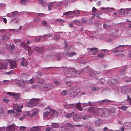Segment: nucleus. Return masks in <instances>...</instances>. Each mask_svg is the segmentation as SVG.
Returning <instances> with one entry per match:
<instances>
[{
  "label": "nucleus",
  "mask_w": 131,
  "mask_h": 131,
  "mask_svg": "<svg viewBox=\"0 0 131 131\" xmlns=\"http://www.w3.org/2000/svg\"><path fill=\"white\" fill-rule=\"evenodd\" d=\"M44 87L47 88L48 90H50L52 89L53 86L52 84L50 83L45 84L44 86Z\"/></svg>",
  "instance_id": "5701e85b"
},
{
  "label": "nucleus",
  "mask_w": 131,
  "mask_h": 131,
  "mask_svg": "<svg viewBox=\"0 0 131 131\" xmlns=\"http://www.w3.org/2000/svg\"><path fill=\"white\" fill-rule=\"evenodd\" d=\"M22 45L23 46V48L25 49L28 52V54L29 55V53H31L32 51L31 50V48L25 45L24 43H22Z\"/></svg>",
  "instance_id": "dca6fc26"
},
{
  "label": "nucleus",
  "mask_w": 131,
  "mask_h": 131,
  "mask_svg": "<svg viewBox=\"0 0 131 131\" xmlns=\"http://www.w3.org/2000/svg\"><path fill=\"white\" fill-rule=\"evenodd\" d=\"M100 104H109V100L107 99L103 100L101 101H99L97 102Z\"/></svg>",
  "instance_id": "2eb2a0df"
},
{
  "label": "nucleus",
  "mask_w": 131,
  "mask_h": 131,
  "mask_svg": "<svg viewBox=\"0 0 131 131\" xmlns=\"http://www.w3.org/2000/svg\"><path fill=\"white\" fill-rule=\"evenodd\" d=\"M67 125L68 126L71 128H73L75 126L74 125H73L69 123H67Z\"/></svg>",
  "instance_id": "ea45409f"
},
{
  "label": "nucleus",
  "mask_w": 131,
  "mask_h": 131,
  "mask_svg": "<svg viewBox=\"0 0 131 131\" xmlns=\"http://www.w3.org/2000/svg\"><path fill=\"white\" fill-rule=\"evenodd\" d=\"M51 112L52 113L51 114V116L54 117H57L58 116V112L53 110H52V109L51 110Z\"/></svg>",
  "instance_id": "412c9836"
},
{
  "label": "nucleus",
  "mask_w": 131,
  "mask_h": 131,
  "mask_svg": "<svg viewBox=\"0 0 131 131\" xmlns=\"http://www.w3.org/2000/svg\"><path fill=\"white\" fill-rule=\"evenodd\" d=\"M80 116L77 114L74 115L73 116V120L75 122H78L80 119Z\"/></svg>",
  "instance_id": "6ab92c4d"
},
{
  "label": "nucleus",
  "mask_w": 131,
  "mask_h": 131,
  "mask_svg": "<svg viewBox=\"0 0 131 131\" xmlns=\"http://www.w3.org/2000/svg\"><path fill=\"white\" fill-rule=\"evenodd\" d=\"M14 40L15 42L17 45L19 44L18 43H19L20 41V39H14Z\"/></svg>",
  "instance_id": "49530a36"
},
{
  "label": "nucleus",
  "mask_w": 131,
  "mask_h": 131,
  "mask_svg": "<svg viewBox=\"0 0 131 131\" xmlns=\"http://www.w3.org/2000/svg\"><path fill=\"white\" fill-rule=\"evenodd\" d=\"M77 54V53L75 52H73L71 53H69L68 54V56L69 57H72L74 55Z\"/></svg>",
  "instance_id": "37998d69"
},
{
  "label": "nucleus",
  "mask_w": 131,
  "mask_h": 131,
  "mask_svg": "<svg viewBox=\"0 0 131 131\" xmlns=\"http://www.w3.org/2000/svg\"><path fill=\"white\" fill-rule=\"evenodd\" d=\"M41 21L40 19L38 18H35L34 19V22L39 23Z\"/></svg>",
  "instance_id": "c9c22d12"
},
{
  "label": "nucleus",
  "mask_w": 131,
  "mask_h": 131,
  "mask_svg": "<svg viewBox=\"0 0 131 131\" xmlns=\"http://www.w3.org/2000/svg\"><path fill=\"white\" fill-rule=\"evenodd\" d=\"M97 72L95 71H92L89 74V75L90 76H92L93 75H96V76H97L96 74Z\"/></svg>",
  "instance_id": "7c9ffc66"
},
{
  "label": "nucleus",
  "mask_w": 131,
  "mask_h": 131,
  "mask_svg": "<svg viewBox=\"0 0 131 131\" xmlns=\"http://www.w3.org/2000/svg\"><path fill=\"white\" fill-rule=\"evenodd\" d=\"M92 69L89 67H85L82 69L80 71L75 70L73 68H70L68 69L65 72L66 76L68 77H75L77 74L80 75L83 72L88 73L91 71Z\"/></svg>",
  "instance_id": "f257e3e1"
},
{
  "label": "nucleus",
  "mask_w": 131,
  "mask_h": 131,
  "mask_svg": "<svg viewBox=\"0 0 131 131\" xmlns=\"http://www.w3.org/2000/svg\"><path fill=\"white\" fill-rule=\"evenodd\" d=\"M128 51L129 57L131 58V50H128Z\"/></svg>",
  "instance_id": "0e129e2a"
},
{
  "label": "nucleus",
  "mask_w": 131,
  "mask_h": 131,
  "mask_svg": "<svg viewBox=\"0 0 131 131\" xmlns=\"http://www.w3.org/2000/svg\"><path fill=\"white\" fill-rule=\"evenodd\" d=\"M95 112V116H106V113H108L106 109L103 108H98L96 107V108Z\"/></svg>",
  "instance_id": "f03ea898"
},
{
  "label": "nucleus",
  "mask_w": 131,
  "mask_h": 131,
  "mask_svg": "<svg viewBox=\"0 0 131 131\" xmlns=\"http://www.w3.org/2000/svg\"><path fill=\"white\" fill-rule=\"evenodd\" d=\"M2 20L5 23H7V20L5 18H2Z\"/></svg>",
  "instance_id": "680f3d73"
},
{
  "label": "nucleus",
  "mask_w": 131,
  "mask_h": 131,
  "mask_svg": "<svg viewBox=\"0 0 131 131\" xmlns=\"http://www.w3.org/2000/svg\"><path fill=\"white\" fill-rule=\"evenodd\" d=\"M26 115L30 117H32V116L30 115V112H27L26 113Z\"/></svg>",
  "instance_id": "e2e57ef3"
},
{
  "label": "nucleus",
  "mask_w": 131,
  "mask_h": 131,
  "mask_svg": "<svg viewBox=\"0 0 131 131\" xmlns=\"http://www.w3.org/2000/svg\"><path fill=\"white\" fill-rule=\"evenodd\" d=\"M128 45H119L118 47H117L115 48V50L113 51V53H115V52H123L124 51V50L123 48H121L122 47H125Z\"/></svg>",
  "instance_id": "423d86ee"
},
{
  "label": "nucleus",
  "mask_w": 131,
  "mask_h": 131,
  "mask_svg": "<svg viewBox=\"0 0 131 131\" xmlns=\"http://www.w3.org/2000/svg\"><path fill=\"white\" fill-rule=\"evenodd\" d=\"M98 56L100 58H102L104 57V54L103 53H101L98 55Z\"/></svg>",
  "instance_id": "de8ad7c7"
},
{
  "label": "nucleus",
  "mask_w": 131,
  "mask_h": 131,
  "mask_svg": "<svg viewBox=\"0 0 131 131\" xmlns=\"http://www.w3.org/2000/svg\"><path fill=\"white\" fill-rule=\"evenodd\" d=\"M6 62H8L10 64V68L14 69L17 68V64L15 61H12L10 59H8L6 60Z\"/></svg>",
  "instance_id": "39448f33"
},
{
  "label": "nucleus",
  "mask_w": 131,
  "mask_h": 131,
  "mask_svg": "<svg viewBox=\"0 0 131 131\" xmlns=\"http://www.w3.org/2000/svg\"><path fill=\"white\" fill-rule=\"evenodd\" d=\"M128 107L126 106H122L120 107L121 109L124 111H125L127 108Z\"/></svg>",
  "instance_id": "4c0bfd02"
},
{
  "label": "nucleus",
  "mask_w": 131,
  "mask_h": 131,
  "mask_svg": "<svg viewBox=\"0 0 131 131\" xmlns=\"http://www.w3.org/2000/svg\"><path fill=\"white\" fill-rule=\"evenodd\" d=\"M115 55L116 56L119 57L124 56L125 54L123 52H115Z\"/></svg>",
  "instance_id": "a878e982"
},
{
  "label": "nucleus",
  "mask_w": 131,
  "mask_h": 131,
  "mask_svg": "<svg viewBox=\"0 0 131 131\" xmlns=\"http://www.w3.org/2000/svg\"><path fill=\"white\" fill-rule=\"evenodd\" d=\"M3 39H4L7 40L9 39V37L7 35H5L3 37Z\"/></svg>",
  "instance_id": "a18cd8bd"
},
{
  "label": "nucleus",
  "mask_w": 131,
  "mask_h": 131,
  "mask_svg": "<svg viewBox=\"0 0 131 131\" xmlns=\"http://www.w3.org/2000/svg\"><path fill=\"white\" fill-rule=\"evenodd\" d=\"M92 117V116L91 115H86L82 117V119L84 120L90 118Z\"/></svg>",
  "instance_id": "393cba45"
},
{
  "label": "nucleus",
  "mask_w": 131,
  "mask_h": 131,
  "mask_svg": "<svg viewBox=\"0 0 131 131\" xmlns=\"http://www.w3.org/2000/svg\"><path fill=\"white\" fill-rule=\"evenodd\" d=\"M103 14V13H96L95 15V16L99 19H100L101 17L100 16V15H102Z\"/></svg>",
  "instance_id": "72a5a7b5"
},
{
  "label": "nucleus",
  "mask_w": 131,
  "mask_h": 131,
  "mask_svg": "<svg viewBox=\"0 0 131 131\" xmlns=\"http://www.w3.org/2000/svg\"><path fill=\"white\" fill-rule=\"evenodd\" d=\"M51 126L52 127L55 128H58L59 126V125L56 123H52Z\"/></svg>",
  "instance_id": "cd10ccee"
},
{
  "label": "nucleus",
  "mask_w": 131,
  "mask_h": 131,
  "mask_svg": "<svg viewBox=\"0 0 131 131\" xmlns=\"http://www.w3.org/2000/svg\"><path fill=\"white\" fill-rule=\"evenodd\" d=\"M73 22L74 23H75L78 25H81V23L77 20H74L73 21Z\"/></svg>",
  "instance_id": "58836bf2"
},
{
  "label": "nucleus",
  "mask_w": 131,
  "mask_h": 131,
  "mask_svg": "<svg viewBox=\"0 0 131 131\" xmlns=\"http://www.w3.org/2000/svg\"><path fill=\"white\" fill-rule=\"evenodd\" d=\"M127 68L126 67H124L123 68L120 70L119 72V73L120 75H123L125 74V71L126 69Z\"/></svg>",
  "instance_id": "aec40b11"
},
{
  "label": "nucleus",
  "mask_w": 131,
  "mask_h": 131,
  "mask_svg": "<svg viewBox=\"0 0 131 131\" xmlns=\"http://www.w3.org/2000/svg\"><path fill=\"white\" fill-rule=\"evenodd\" d=\"M50 35L49 34H46L44 35L43 36V37H50Z\"/></svg>",
  "instance_id": "052dcab7"
},
{
  "label": "nucleus",
  "mask_w": 131,
  "mask_h": 131,
  "mask_svg": "<svg viewBox=\"0 0 131 131\" xmlns=\"http://www.w3.org/2000/svg\"><path fill=\"white\" fill-rule=\"evenodd\" d=\"M56 21L60 22V23L59 24V25L60 26H62L63 25V24L62 23V21H63V20H61V19H58V20H56Z\"/></svg>",
  "instance_id": "c03bdc74"
},
{
  "label": "nucleus",
  "mask_w": 131,
  "mask_h": 131,
  "mask_svg": "<svg viewBox=\"0 0 131 131\" xmlns=\"http://www.w3.org/2000/svg\"><path fill=\"white\" fill-rule=\"evenodd\" d=\"M96 107H91L88 108V112L90 113H92L95 116Z\"/></svg>",
  "instance_id": "4468645a"
},
{
  "label": "nucleus",
  "mask_w": 131,
  "mask_h": 131,
  "mask_svg": "<svg viewBox=\"0 0 131 131\" xmlns=\"http://www.w3.org/2000/svg\"><path fill=\"white\" fill-rule=\"evenodd\" d=\"M103 26L105 29H107L108 27H111L110 25H107L105 24H104L103 25Z\"/></svg>",
  "instance_id": "79ce46f5"
},
{
  "label": "nucleus",
  "mask_w": 131,
  "mask_h": 131,
  "mask_svg": "<svg viewBox=\"0 0 131 131\" xmlns=\"http://www.w3.org/2000/svg\"><path fill=\"white\" fill-rule=\"evenodd\" d=\"M27 0H21L20 1L21 4L23 5H25L26 4Z\"/></svg>",
  "instance_id": "e433bc0d"
},
{
  "label": "nucleus",
  "mask_w": 131,
  "mask_h": 131,
  "mask_svg": "<svg viewBox=\"0 0 131 131\" xmlns=\"http://www.w3.org/2000/svg\"><path fill=\"white\" fill-rule=\"evenodd\" d=\"M116 110L115 108H113L111 109V111L112 113H115Z\"/></svg>",
  "instance_id": "8fccbe9b"
},
{
  "label": "nucleus",
  "mask_w": 131,
  "mask_h": 131,
  "mask_svg": "<svg viewBox=\"0 0 131 131\" xmlns=\"http://www.w3.org/2000/svg\"><path fill=\"white\" fill-rule=\"evenodd\" d=\"M66 84L67 85H68V86H71L72 85V83L71 82L68 81V82L66 83Z\"/></svg>",
  "instance_id": "6e6d98bb"
},
{
  "label": "nucleus",
  "mask_w": 131,
  "mask_h": 131,
  "mask_svg": "<svg viewBox=\"0 0 131 131\" xmlns=\"http://www.w3.org/2000/svg\"><path fill=\"white\" fill-rule=\"evenodd\" d=\"M76 106L79 110L81 111H82V108L81 107L80 104L78 103L77 104Z\"/></svg>",
  "instance_id": "f704fd0d"
},
{
  "label": "nucleus",
  "mask_w": 131,
  "mask_h": 131,
  "mask_svg": "<svg viewBox=\"0 0 131 131\" xmlns=\"http://www.w3.org/2000/svg\"><path fill=\"white\" fill-rule=\"evenodd\" d=\"M26 127L24 126H21L20 127V129L21 130H25L26 129Z\"/></svg>",
  "instance_id": "4d7b16f0"
},
{
  "label": "nucleus",
  "mask_w": 131,
  "mask_h": 131,
  "mask_svg": "<svg viewBox=\"0 0 131 131\" xmlns=\"http://www.w3.org/2000/svg\"><path fill=\"white\" fill-rule=\"evenodd\" d=\"M43 127V126H33L30 128V131H42L41 129Z\"/></svg>",
  "instance_id": "1a4fd4ad"
},
{
  "label": "nucleus",
  "mask_w": 131,
  "mask_h": 131,
  "mask_svg": "<svg viewBox=\"0 0 131 131\" xmlns=\"http://www.w3.org/2000/svg\"><path fill=\"white\" fill-rule=\"evenodd\" d=\"M18 12L17 11V12H13L12 13V14L14 15V16L16 15H18Z\"/></svg>",
  "instance_id": "13d9d810"
},
{
  "label": "nucleus",
  "mask_w": 131,
  "mask_h": 131,
  "mask_svg": "<svg viewBox=\"0 0 131 131\" xmlns=\"http://www.w3.org/2000/svg\"><path fill=\"white\" fill-rule=\"evenodd\" d=\"M122 90L123 93L127 94L130 92V89L128 86L125 85L122 88Z\"/></svg>",
  "instance_id": "9d476101"
},
{
  "label": "nucleus",
  "mask_w": 131,
  "mask_h": 131,
  "mask_svg": "<svg viewBox=\"0 0 131 131\" xmlns=\"http://www.w3.org/2000/svg\"><path fill=\"white\" fill-rule=\"evenodd\" d=\"M97 11V9L94 7H93L92 9V11L93 12H96Z\"/></svg>",
  "instance_id": "69168bd1"
},
{
  "label": "nucleus",
  "mask_w": 131,
  "mask_h": 131,
  "mask_svg": "<svg viewBox=\"0 0 131 131\" xmlns=\"http://www.w3.org/2000/svg\"><path fill=\"white\" fill-rule=\"evenodd\" d=\"M74 112H72L70 114L68 113L66 115V117L67 118H70L74 115Z\"/></svg>",
  "instance_id": "c756f323"
},
{
  "label": "nucleus",
  "mask_w": 131,
  "mask_h": 131,
  "mask_svg": "<svg viewBox=\"0 0 131 131\" xmlns=\"http://www.w3.org/2000/svg\"><path fill=\"white\" fill-rule=\"evenodd\" d=\"M57 60H60L61 58V56L60 54H58L57 55Z\"/></svg>",
  "instance_id": "603ef678"
},
{
  "label": "nucleus",
  "mask_w": 131,
  "mask_h": 131,
  "mask_svg": "<svg viewBox=\"0 0 131 131\" xmlns=\"http://www.w3.org/2000/svg\"><path fill=\"white\" fill-rule=\"evenodd\" d=\"M125 9L121 8L119 10V14L121 15H123L125 13Z\"/></svg>",
  "instance_id": "c85d7f7f"
},
{
  "label": "nucleus",
  "mask_w": 131,
  "mask_h": 131,
  "mask_svg": "<svg viewBox=\"0 0 131 131\" xmlns=\"http://www.w3.org/2000/svg\"><path fill=\"white\" fill-rule=\"evenodd\" d=\"M2 101L5 103H7L9 101V100L7 99L4 98L3 99Z\"/></svg>",
  "instance_id": "09e8293b"
},
{
  "label": "nucleus",
  "mask_w": 131,
  "mask_h": 131,
  "mask_svg": "<svg viewBox=\"0 0 131 131\" xmlns=\"http://www.w3.org/2000/svg\"><path fill=\"white\" fill-rule=\"evenodd\" d=\"M81 22L83 24H85L87 22L86 19L84 17H83L81 19Z\"/></svg>",
  "instance_id": "2f4dec72"
},
{
  "label": "nucleus",
  "mask_w": 131,
  "mask_h": 131,
  "mask_svg": "<svg viewBox=\"0 0 131 131\" xmlns=\"http://www.w3.org/2000/svg\"><path fill=\"white\" fill-rule=\"evenodd\" d=\"M38 111H37L35 112H34L32 114V116H35L36 115L38 114Z\"/></svg>",
  "instance_id": "3c124183"
},
{
  "label": "nucleus",
  "mask_w": 131,
  "mask_h": 131,
  "mask_svg": "<svg viewBox=\"0 0 131 131\" xmlns=\"http://www.w3.org/2000/svg\"><path fill=\"white\" fill-rule=\"evenodd\" d=\"M6 94L11 96H14V99L16 100H18L20 98V94L19 93H16L10 92L6 93Z\"/></svg>",
  "instance_id": "0eeeda50"
},
{
  "label": "nucleus",
  "mask_w": 131,
  "mask_h": 131,
  "mask_svg": "<svg viewBox=\"0 0 131 131\" xmlns=\"http://www.w3.org/2000/svg\"><path fill=\"white\" fill-rule=\"evenodd\" d=\"M39 100L37 99H31L30 101L26 103L27 106L32 107L37 105L39 103Z\"/></svg>",
  "instance_id": "7ed1b4c3"
},
{
  "label": "nucleus",
  "mask_w": 131,
  "mask_h": 131,
  "mask_svg": "<svg viewBox=\"0 0 131 131\" xmlns=\"http://www.w3.org/2000/svg\"><path fill=\"white\" fill-rule=\"evenodd\" d=\"M102 9L107 10L108 12H111L114 10V8L107 7L106 8H102Z\"/></svg>",
  "instance_id": "b1692460"
},
{
  "label": "nucleus",
  "mask_w": 131,
  "mask_h": 131,
  "mask_svg": "<svg viewBox=\"0 0 131 131\" xmlns=\"http://www.w3.org/2000/svg\"><path fill=\"white\" fill-rule=\"evenodd\" d=\"M16 129L15 125L13 124L6 128V131H14Z\"/></svg>",
  "instance_id": "9b49d317"
},
{
  "label": "nucleus",
  "mask_w": 131,
  "mask_h": 131,
  "mask_svg": "<svg viewBox=\"0 0 131 131\" xmlns=\"http://www.w3.org/2000/svg\"><path fill=\"white\" fill-rule=\"evenodd\" d=\"M88 131H94V129H93L91 127H90L88 129Z\"/></svg>",
  "instance_id": "774afa93"
},
{
  "label": "nucleus",
  "mask_w": 131,
  "mask_h": 131,
  "mask_svg": "<svg viewBox=\"0 0 131 131\" xmlns=\"http://www.w3.org/2000/svg\"><path fill=\"white\" fill-rule=\"evenodd\" d=\"M7 112L9 114L13 113H14V111L13 110H8L7 111Z\"/></svg>",
  "instance_id": "864d4df0"
},
{
  "label": "nucleus",
  "mask_w": 131,
  "mask_h": 131,
  "mask_svg": "<svg viewBox=\"0 0 131 131\" xmlns=\"http://www.w3.org/2000/svg\"><path fill=\"white\" fill-rule=\"evenodd\" d=\"M87 50L89 54L91 55L96 54L99 51L98 49L96 48H88Z\"/></svg>",
  "instance_id": "20e7f679"
},
{
  "label": "nucleus",
  "mask_w": 131,
  "mask_h": 131,
  "mask_svg": "<svg viewBox=\"0 0 131 131\" xmlns=\"http://www.w3.org/2000/svg\"><path fill=\"white\" fill-rule=\"evenodd\" d=\"M53 5V4L50 3L48 6V9L49 10H51L52 9V7Z\"/></svg>",
  "instance_id": "a19ab883"
},
{
  "label": "nucleus",
  "mask_w": 131,
  "mask_h": 131,
  "mask_svg": "<svg viewBox=\"0 0 131 131\" xmlns=\"http://www.w3.org/2000/svg\"><path fill=\"white\" fill-rule=\"evenodd\" d=\"M29 81L31 84H32L34 83V80L33 79H31L29 80Z\"/></svg>",
  "instance_id": "bf43d9fd"
},
{
  "label": "nucleus",
  "mask_w": 131,
  "mask_h": 131,
  "mask_svg": "<svg viewBox=\"0 0 131 131\" xmlns=\"http://www.w3.org/2000/svg\"><path fill=\"white\" fill-rule=\"evenodd\" d=\"M34 50L37 53H43V49L42 48L36 47L34 48Z\"/></svg>",
  "instance_id": "f3484780"
},
{
  "label": "nucleus",
  "mask_w": 131,
  "mask_h": 131,
  "mask_svg": "<svg viewBox=\"0 0 131 131\" xmlns=\"http://www.w3.org/2000/svg\"><path fill=\"white\" fill-rule=\"evenodd\" d=\"M95 123L96 125L98 126L102 124L103 121L101 119H99L96 121L95 122Z\"/></svg>",
  "instance_id": "4be33fe9"
},
{
  "label": "nucleus",
  "mask_w": 131,
  "mask_h": 131,
  "mask_svg": "<svg viewBox=\"0 0 131 131\" xmlns=\"http://www.w3.org/2000/svg\"><path fill=\"white\" fill-rule=\"evenodd\" d=\"M74 13H75L74 12L69 11V12H65L64 15H66L67 17H69L70 18H72L74 15Z\"/></svg>",
  "instance_id": "ddd939ff"
},
{
  "label": "nucleus",
  "mask_w": 131,
  "mask_h": 131,
  "mask_svg": "<svg viewBox=\"0 0 131 131\" xmlns=\"http://www.w3.org/2000/svg\"><path fill=\"white\" fill-rule=\"evenodd\" d=\"M28 64L27 61H22L20 63V65L24 67H26Z\"/></svg>",
  "instance_id": "bb28decb"
},
{
  "label": "nucleus",
  "mask_w": 131,
  "mask_h": 131,
  "mask_svg": "<svg viewBox=\"0 0 131 131\" xmlns=\"http://www.w3.org/2000/svg\"><path fill=\"white\" fill-rule=\"evenodd\" d=\"M6 62H5V64L2 63V62L0 61V70L3 69H6L7 68V65L6 63Z\"/></svg>",
  "instance_id": "a211bd4d"
},
{
  "label": "nucleus",
  "mask_w": 131,
  "mask_h": 131,
  "mask_svg": "<svg viewBox=\"0 0 131 131\" xmlns=\"http://www.w3.org/2000/svg\"><path fill=\"white\" fill-rule=\"evenodd\" d=\"M45 109L47 110V111L43 113V117H47L50 114V112H51V108L50 107H48L45 108Z\"/></svg>",
  "instance_id": "f8f14e48"
},
{
  "label": "nucleus",
  "mask_w": 131,
  "mask_h": 131,
  "mask_svg": "<svg viewBox=\"0 0 131 131\" xmlns=\"http://www.w3.org/2000/svg\"><path fill=\"white\" fill-rule=\"evenodd\" d=\"M92 90L94 91H98L100 90V88L97 87H94L92 88Z\"/></svg>",
  "instance_id": "473e14b6"
},
{
  "label": "nucleus",
  "mask_w": 131,
  "mask_h": 131,
  "mask_svg": "<svg viewBox=\"0 0 131 131\" xmlns=\"http://www.w3.org/2000/svg\"><path fill=\"white\" fill-rule=\"evenodd\" d=\"M63 94H62V95H65L67 94V92L66 90H63Z\"/></svg>",
  "instance_id": "338daca9"
},
{
  "label": "nucleus",
  "mask_w": 131,
  "mask_h": 131,
  "mask_svg": "<svg viewBox=\"0 0 131 131\" xmlns=\"http://www.w3.org/2000/svg\"><path fill=\"white\" fill-rule=\"evenodd\" d=\"M119 82L118 80L116 78L113 77L112 78L110 81L108 82V84L109 85H111L113 84H115Z\"/></svg>",
  "instance_id": "6e6552de"
},
{
  "label": "nucleus",
  "mask_w": 131,
  "mask_h": 131,
  "mask_svg": "<svg viewBox=\"0 0 131 131\" xmlns=\"http://www.w3.org/2000/svg\"><path fill=\"white\" fill-rule=\"evenodd\" d=\"M16 110L17 112H20L21 111L20 109L19 106H17V107Z\"/></svg>",
  "instance_id": "5fc2aeb1"
}]
</instances>
